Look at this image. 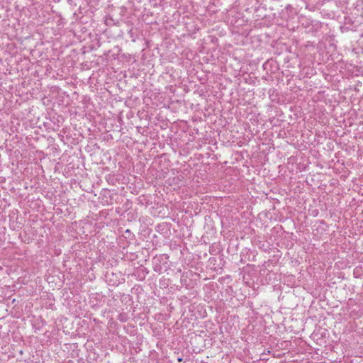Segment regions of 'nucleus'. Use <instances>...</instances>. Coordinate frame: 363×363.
I'll use <instances>...</instances> for the list:
<instances>
[{"label":"nucleus","mask_w":363,"mask_h":363,"mask_svg":"<svg viewBox=\"0 0 363 363\" xmlns=\"http://www.w3.org/2000/svg\"><path fill=\"white\" fill-rule=\"evenodd\" d=\"M125 233H130V230L129 229H127Z\"/></svg>","instance_id":"nucleus-2"},{"label":"nucleus","mask_w":363,"mask_h":363,"mask_svg":"<svg viewBox=\"0 0 363 363\" xmlns=\"http://www.w3.org/2000/svg\"><path fill=\"white\" fill-rule=\"evenodd\" d=\"M153 270L159 274H161L162 271V266L157 263L154 265Z\"/></svg>","instance_id":"nucleus-1"},{"label":"nucleus","mask_w":363,"mask_h":363,"mask_svg":"<svg viewBox=\"0 0 363 363\" xmlns=\"http://www.w3.org/2000/svg\"><path fill=\"white\" fill-rule=\"evenodd\" d=\"M177 360H178L179 362H182V358L179 357Z\"/></svg>","instance_id":"nucleus-3"}]
</instances>
